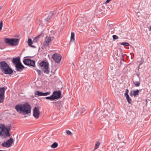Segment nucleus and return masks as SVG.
<instances>
[{"label": "nucleus", "mask_w": 151, "mask_h": 151, "mask_svg": "<svg viewBox=\"0 0 151 151\" xmlns=\"http://www.w3.org/2000/svg\"><path fill=\"white\" fill-rule=\"evenodd\" d=\"M31 106L27 104H17L15 109L19 113H22L24 114H28L31 112Z\"/></svg>", "instance_id": "1"}, {"label": "nucleus", "mask_w": 151, "mask_h": 151, "mask_svg": "<svg viewBox=\"0 0 151 151\" xmlns=\"http://www.w3.org/2000/svg\"><path fill=\"white\" fill-rule=\"evenodd\" d=\"M11 126L10 125L6 127L3 124H1L0 126V136L1 137L5 138L7 137H10L11 135L9 133Z\"/></svg>", "instance_id": "2"}, {"label": "nucleus", "mask_w": 151, "mask_h": 151, "mask_svg": "<svg viewBox=\"0 0 151 151\" xmlns=\"http://www.w3.org/2000/svg\"><path fill=\"white\" fill-rule=\"evenodd\" d=\"M0 68L1 70L5 74H11L13 72V70L9 65L4 61L0 62Z\"/></svg>", "instance_id": "3"}, {"label": "nucleus", "mask_w": 151, "mask_h": 151, "mask_svg": "<svg viewBox=\"0 0 151 151\" xmlns=\"http://www.w3.org/2000/svg\"><path fill=\"white\" fill-rule=\"evenodd\" d=\"M4 42L10 45L16 46L19 45V39L18 38H5L4 40Z\"/></svg>", "instance_id": "4"}, {"label": "nucleus", "mask_w": 151, "mask_h": 151, "mask_svg": "<svg viewBox=\"0 0 151 151\" xmlns=\"http://www.w3.org/2000/svg\"><path fill=\"white\" fill-rule=\"evenodd\" d=\"M39 65L45 73L49 74L50 72L49 70V64L47 61L45 60H43L40 63Z\"/></svg>", "instance_id": "5"}, {"label": "nucleus", "mask_w": 151, "mask_h": 151, "mask_svg": "<svg viewBox=\"0 0 151 151\" xmlns=\"http://www.w3.org/2000/svg\"><path fill=\"white\" fill-rule=\"evenodd\" d=\"M13 142V139L11 137L9 139L7 140L5 142L1 144V146L3 147H5L7 148H9L10 147Z\"/></svg>", "instance_id": "6"}, {"label": "nucleus", "mask_w": 151, "mask_h": 151, "mask_svg": "<svg viewBox=\"0 0 151 151\" xmlns=\"http://www.w3.org/2000/svg\"><path fill=\"white\" fill-rule=\"evenodd\" d=\"M24 63L27 65L31 66L34 67L35 65V62L34 60L29 59H25L23 60Z\"/></svg>", "instance_id": "7"}, {"label": "nucleus", "mask_w": 151, "mask_h": 151, "mask_svg": "<svg viewBox=\"0 0 151 151\" xmlns=\"http://www.w3.org/2000/svg\"><path fill=\"white\" fill-rule=\"evenodd\" d=\"M6 89L4 87L0 88V104L4 101V93Z\"/></svg>", "instance_id": "8"}, {"label": "nucleus", "mask_w": 151, "mask_h": 151, "mask_svg": "<svg viewBox=\"0 0 151 151\" xmlns=\"http://www.w3.org/2000/svg\"><path fill=\"white\" fill-rule=\"evenodd\" d=\"M52 58L56 63H58L60 62L62 58V56L59 54L55 53L52 55Z\"/></svg>", "instance_id": "9"}, {"label": "nucleus", "mask_w": 151, "mask_h": 151, "mask_svg": "<svg viewBox=\"0 0 151 151\" xmlns=\"http://www.w3.org/2000/svg\"><path fill=\"white\" fill-rule=\"evenodd\" d=\"M40 112L39 111V108L38 107H35L33 110V116L36 119L39 117Z\"/></svg>", "instance_id": "10"}, {"label": "nucleus", "mask_w": 151, "mask_h": 151, "mask_svg": "<svg viewBox=\"0 0 151 151\" xmlns=\"http://www.w3.org/2000/svg\"><path fill=\"white\" fill-rule=\"evenodd\" d=\"M53 38L50 37H46L44 43V45L45 46H48L49 43L53 41Z\"/></svg>", "instance_id": "11"}, {"label": "nucleus", "mask_w": 151, "mask_h": 151, "mask_svg": "<svg viewBox=\"0 0 151 151\" xmlns=\"http://www.w3.org/2000/svg\"><path fill=\"white\" fill-rule=\"evenodd\" d=\"M52 96L54 100L59 99L61 96V92L60 91L53 92Z\"/></svg>", "instance_id": "12"}, {"label": "nucleus", "mask_w": 151, "mask_h": 151, "mask_svg": "<svg viewBox=\"0 0 151 151\" xmlns=\"http://www.w3.org/2000/svg\"><path fill=\"white\" fill-rule=\"evenodd\" d=\"M15 66L16 70L19 72L22 71L24 68V66L22 65L21 63Z\"/></svg>", "instance_id": "13"}, {"label": "nucleus", "mask_w": 151, "mask_h": 151, "mask_svg": "<svg viewBox=\"0 0 151 151\" xmlns=\"http://www.w3.org/2000/svg\"><path fill=\"white\" fill-rule=\"evenodd\" d=\"M12 62L14 66H15L21 63L20 58L19 57L13 58V59Z\"/></svg>", "instance_id": "14"}, {"label": "nucleus", "mask_w": 151, "mask_h": 151, "mask_svg": "<svg viewBox=\"0 0 151 151\" xmlns=\"http://www.w3.org/2000/svg\"><path fill=\"white\" fill-rule=\"evenodd\" d=\"M53 14L54 12L52 11H51L50 12L49 14L47 17L45 19L46 22H47L52 18Z\"/></svg>", "instance_id": "15"}, {"label": "nucleus", "mask_w": 151, "mask_h": 151, "mask_svg": "<svg viewBox=\"0 0 151 151\" xmlns=\"http://www.w3.org/2000/svg\"><path fill=\"white\" fill-rule=\"evenodd\" d=\"M53 14L54 12L52 11H51L50 12L49 14L47 17L45 19L46 22H47L52 18Z\"/></svg>", "instance_id": "16"}, {"label": "nucleus", "mask_w": 151, "mask_h": 151, "mask_svg": "<svg viewBox=\"0 0 151 151\" xmlns=\"http://www.w3.org/2000/svg\"><path fill=\"white\" fill-rule=\"evenodd\" d=\"M137 78L138 80H137V81H134L133 80V83L136 86L138 87L140 85V79L139 77H137Z\"/></svg>", "instance_id": "17"}, {"label": "nucleus", "mask_w": 151, "mask_h": 151, "mask_svg": "<svg viewBox=\"0 0 151 151\" xmlns=\"http://www.w3.org/2000/svg\"><path fill=\"white\" fill-rule=\"evenodd\" d=\"M35 96H43V92L39 91H37L35 92Z\"/></svg>", "instance_id": "18"}, {"label": "nucleus", "mask_w": 151, "mask_h": 151, "mask_svg": "<svg viewBox=\"0 0 151 151\" xmlns=\"http://www.w3.org/2000/svg\"><path fill=\"white\" fill-rule=\"evenodd\" d=\"M126 97V99L127 100V101L128 103L129 104H131L132 102V100L130 98L129 95H127L125 96Z\"/></svg>", "instance_id": "19"}, {"label": "nucleus", "mask_w": 151, "mask_h": 151, "mask_svg": "<svg viewBox=\"0 0 151 151\" xmlns=\"http://www.w3.org/2000/svg\"><path fill=\"white\" fill-rule=\"evenodd\" d=\"M75 34L73 32H71V36H70V42H74L75 40Z\"/></svg>", "instance_id": "20"}, {"label": "nucleus", "mask_w": 151, "mask_h": 151, "mask_svg": "<svg viewBox=\"0 0 151 151\" xmlns=\"http://www.w3.org/2000/svg\"><path fill=\"white\" fill-rule=\"evenodd\" d=\"M133 95L134 97L139 95V90L137 89L136 91H133Z\"/></svg>", "instance_id": "21"}, {"label": "nucleus", "mask_w": 151, "mask_h": 151, "mask_svg": "<svg viewBox=\"0 0 151 151\" xmlns=\"http://www.w3.org/2000/svg\"><path fill=\"white\" fill-rule=\"evenodd\" d=\"M121 45H123L124 46H129L130 45V44L129 43L127 42H123L120 43Z\"/></svg>", "instance_id": "22"}, {"label": "nucleus", "mask_w": 151, "mask_h": 151, "mask_svg": "<svg viewBox=\"0 0 151 151\" xmlns=\"http://www.w3.org/2000/svg\"><path fill=\"white\" fill-rule=\"evenodd\" d=\"M27 43L28 45L30 46L32 45L33 42L32 40L30 38L28 39L27 41Z\"/></svg>", "instance_id": "23"}, {"label": "nucleus", "mask_w": 151, "mask_h": 151, "mask_svg": "<svg viewBox=\"0 0 151 151\" xmlns=\"http://www.w3.org/2000/svg\"><path fill=\"white\" fill-rule=\"evenodd\" d=\"M58 146V144L57 142L54 143L51 145V147L52 148H55L56 147Z\"/></svg>", "instance_id": "24"}, {"label": "nucleus", "mask_w": 151, "mask_h": 151, "mask_svg": "<svg viewBox=\"0 0 151 151\" xmlns=\"http://www.w3.org/2000/svg\"><path fill=\"white\" fill-rule=\"evenodd\" d=\"M100 145V143L99 142H97L95 145L94 149H96L99 147Z\"/></svg>", "instance_id": "25"}, {"label": "nucleus", "mask_w": 151, "mask_h": 151, "mask_svg": "<svg viewBox=\"0 0 151 151\" xmlns=\"http://www.w3.org/2000/svg\"><path fill=\"white\" fill-rule=\"evenodd\" d=\"M140 60L138 61V62L139 63V65H141L144 62V59L142 58H139Z\"/></svg>", "instance_id": "26"}, {"label": "nucleus", "mask_w": 151, "mask_h": 151, "mask_svg": "<svg viewBox=\"0 0 151 151\" xmlns=\"http://www.w3.org/2000/svg\"><path fill=\"white\" fill-rule=\"evenodd\" d=\"M40 36V35H39L38 36L36 37L35 38H34V39L33 40L34 42H37V41H38V38Z\"/></svg>", "instance_id": "27"}, {"label": "nucleus", "mask_w": 151, "mask_h": 151, "mask_svg": "<svg viewBox=\"0 0 151 151\" xmlns=\"http://www.w3.org/2000/svg\"><path fill=\"white\" fill-rule=\"evenodd\" d=\"M112 37L114 40L118 39V37L116 35H114L112 36Z\"/></svg>", "instance_id": "28"}, {"label": "nucleus", "mask_w": 151, "mask_h": 151, "mask_svg": "<svg viewBox=\"0 0 151 151\" xmlns=\"http://www.w3.org/2000/svg\"><path fill=\"white\" fill-rule=\"evenodd\" d=\"M45 99H49V100H54L52 95L48 97H45Z\"/></svg>", "instance_id": "29"}, {"label": "nucleus", "mask_w": 151, "mask_h": 151, "mask_svg": "<svg viewBox=\"0 0 151 151\" xmlns=\"http://www.w3.org/2000/svg\"><path fill=\"white\" fill-rule=\"evenodd\" d=\"M50 93L49 92H47L45 93H43V96H46L50 94Z\"/></svg>", "instance_id": "30"}, {"label": "nucleus", "mask_w": 151, "mask_h": 151, "mask_svg": "<svg viewBox=\"0 0 151 151\" xmlns=\"http://www.w3.org/2000/svg\"><path fill=\"white\" fill-rule=\"evenodd\" d=\"M129 90L128 89H127L125 90V92L124 93V96L129 95L128 93H129Z\"/></svg>", "instance_id": "31"}, {"label": "nucleus", "mask_w": 151, "mask_h": 151, "mask_svg": "<svg viewBox=\"0 0 151 151\" xmlns=\"http://www.w3.org/2000/svg\"><path fill=\"white\" fill-rule=\"evenodd\" d=\"M36 70L37 73H38V74H39V75H41L42 73V71H41V70L39 69H37Z\"/></svg>", "instance_id": "32"}, {"label": "nucleus", "mask_w": 151, "mask_h": 151, "mask_svg": "<svg viewBox=\"0 0 151 151\" xmlns=\"http://www.w3.org/2000/svg\"><path fill=\"white\" fill-rule=\"evenodd\" d=\"M3 21H1L0 22V31L1 30V29H2V28L3 27Z\"/></svg>", "instance_id": "33"}, {"label": "nucleus", "mask_w": 151, "mask_h": 151, "mask_svg": "<svg viewBox=\"0 0 151 151\" xmlns=\"http://www.w3.org/2000/svg\"><path fill=\"white\" fill-rule=\"evenodd\" d=\"M66 133L68 135H70L72 134L71 132L69 130H66Z\"/></svg>", "instance_id": "34"}, {"label": "nucleus", "mask_w": 151, "mask_h": 151, "mask_svg": "<svg viewBox=\"0 0 151 151\" xmlns=\"http://www.w3.org/2000/svg\"><path fill=\"white\" fill-rule=\"evenodd\" d=\"M130 95L131 96H133L132 91H130Z\"/></svg>", "instance_id": "35"}, {"label": "nucleus", "mask_w": 151, "mask_h": 151, "mask_svg": "<svg viewBox=\"0 0 151 151\" xmlns=\"http://www.w3.org/2000/svg\"><path fill=\"white\" fill-rule=\"evenodd\" d=\"M122 60L123 61H124V55L122 53Z\"/></svg>", "instance_id": "36"}, {"label": "nucleus", "mask_w": 151, "mask_h": 151, "mask_svg": "<svg viewBox=\"0 0 151 151\" xmlns=\"http://www.w3.org/2000/svg\"><path fill=\"white\" fill-rule=\"evenodd\" d=\"M79 65H80V67H81L82 66H81V65H82V64H83V63H82V62H81V61H80V62H79Z\"/></svg>", "instance_id": "37"}, {"label": "nucleus", "mask_w": 151, "mask_h": 151, "mask_svg": "<svg viewBox=\"0 0 151 151\" xmlns=\"http://www.w3.org/2000/svg\"><path fill=\"white\" fill-rule=\"evenodd\" d=\"M111 0H106L105 2L107 4L109 3Z\"/></svg>", "instance_id": "38"}, {"label": "nucleus", "mask_w": 151, "mask_h": 151, "mask_svg": "<svg viewBox=\"0 0 151 151\" xmlns=\"http://www.w3.org/2000/svg\"><path fill=\"white\" fill-rule=\"evenodd\" d=\"M91 20H92V18L91 17H90V18H89L88 20H87V21H91Z\"/></svg>", "instance_id": "39"}, {"label": "nucleus", "mask_w": 151, "mask_h": 151, "mask_svg": "<svg viewBox=\"0 0 151 151\" xmlns=\"http://www.w3.org/2000/svg\"><path fill=\"white\" fill-rule=\"evenodd\" d=\"M30 47H35V46L34 45H32L31 46H30Z\"/></svg>", "instance_id": "40"}, {"label": "nucleus", "mask_w": 151, "mask_h": 151, "mask_svg": "<svg viewBox=\"0 0 151 151\" xmlns=\"http://www.w3.org/2000/svg\"><path fill=\"white\" fill-rule=\"evenodd\" d=\"M149 30L151 31V26H150V27L149 28Z\"/></svg>", "instance_id": "41"}, {"label": "nucleus", "mask_w": 151, "mask_h": 151, "mask_svg": "<svg viewBox=\"0 0 151 151\" xmlns=\"http://www.w3.org/2000/svg\"><path fill=\"white\" fill-rule=\"evenodd\" d=\"M1 8H2V6H0V10L1 9Z\"/></svg>", "instance_id": "42"}, {"label": "nucleus", "mask_w": 151, "mask_h": 151, "mask_svg": "<svg viewBox=\"0 0 151 151\" xmlns=\"http://www.w3.org/2000/svg\"><path fill=\"white\" fill-rule=\"evenodd\" d=\"M0 151H3V150H0Z\"/></svg>", "instance_id": "43"}]
</instances>
